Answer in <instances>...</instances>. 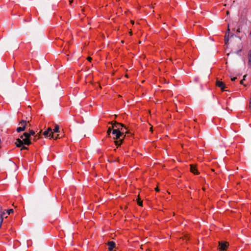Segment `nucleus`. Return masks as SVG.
Returning a JSON list of instances; mask_svg holds the SVG:
<instances>
[{
    "mask_svg": "<svg viewBox=\"0 0 251 251\" xmlns=\"http://www.w3.org/2000/svg\"><path fill=\"white\" fill-rule=\"evenodd\" d=\"M246 77V75L244 76V78L240 81V84H243V81L245 80V77Z\"/></svg>",
    "mask_w": 251,
    "mask_h": 251,
    "instance_id": "a211bd4d",
    "label": "nucleus"
},
{
    "mask_svg": "<svg viewBox=\"0 0 251 251\" xmlns=\"http://www.w3.org/2000/svg\"><path fill=\"white\" fill-rule=\"evenodd\" d=\"M130 33V35L131 36L132 35V32H129Z\"/></svg>",
    "mask_w": 251,
    "mask_h": 251,
    "instance_id": "bb28decb",
    "label": "nucleus"
},
{
    "mask_svg": "<svg viewBox=\"0 0 251 251\" xmlns=\"http://www.w3.org/2000/svg\"><path fill=\"white\" fill-rule=\"evenodd\" d=\"M216 85L220 87L223 91H225V89L226 88V84L220 80H217Z\"/></svg>",
    "mask_w": 251,
    "mask_h": 251,
    "instance_id": "0eeeda50",
    "label": "nucleus"
},
{
    "mask_svg": "<svg viewBox=\"0 0 251 251\" xmlns=\"http://www.w3.org/2000/svg\"><path fill=\"white\" fill-rule=\"evenodd\" d=\"M137 203L139 206H142V201L139 199L137 200Z\"/></svg>",
    "mask_w": 251,
    "mask_h": 251,
    "instance_id": "dca6fc26",
    "label": "nucleus"
},
{
    "mask_svg": "<svg viewBox=\"0 0 251 251\" xmlns=\"http://www.w3.org/2000/svg\"><path fill=\"white\" fill-rule=\"evenodd\" d=\"M242 50L241 49H240V50H239L238 51H237V53H239V52H241Z\"/></svg>",
    "mask_w": 251,
    "mask_h": 251,
    "instance_id": "a878e982",
    "label": "nucleus"
},
{
    "mask_svg": "<svg viewBox=\"0 0 251 251\" xmlns=\"http://www.w3.org/2000/svg\"><path fill=\"white\" fill-rule=\"evenodd\" d=\"M204 29V28L203 27H202L201 26H200V29Z\"/></svg>",
    "mask_w": 251,
    "mask_h": 251,
    "instance_id": "b1692460",
    "label": "nucleus"
},
{
    "mask_svg": "<svg viewBox=\"0 0 251 251\" xmlns=\"http://www.w3.org/2000/svg\"><path fill=\"white\" fill-rule=\"evenodd\" d=\"M249 38L251 40V32H250V34L249 35Z\"/></svg>",
    "mask_w": 251,
    "mask_h": 251,
    "instance_id": "412c9836",
    "label": "nucleus"
},
{
    "mask_svg": "<svg viewBox=\"0 0 251 251\" xmlns=\"http://www.w3.org/2000/svg\"><path fill=\"white\" fill-rule=\"evenodd\" d=\"M248 66L251 68V50H249L248 53Z\"/></svg>",
    "mask_w": 251,
    "mask_h": 251,
    "instance_id": "9b49d317",
    "label": "nucleus"
},
{
    "mask_svg": "<svg viewBox=\"0 0 251 251\" xmlns=\"http://www.w3.org/2000/svg\"><path fill=\"white\" fill-rule=\"evenodd\" d=\"M190 170L192 173L195 175H198L199 174L198 171L197 170L196 166L193 165H191L190 166Z\"/></svg>",
    "mask_w": 251,
    "mask_h": 251,
    "instance_id": "9d476101",
    "label": "nucleus"
},
{
    "mask_svg": "<svg viewBox=\"0 0 251 251\" xmlns=\"http://www.w3.org/2000/svg\"><path fill=\"white\" fill-rule=\"evenodd\" d=\"M13 212H14V210L13 209H10L7 211V213L8 215H10L11 213H13Z\"/></svg>",
    "mask_w": 251,
    "mask_h": 251,
    "instance_id": "2eb2a0df",
    "label": "nucleus"
},
{
    "mask_svg": "<svg viewBox=\"0 0 251 251\" xmlns=\"http://www.w3.org/2000/svg\"><path fill=\"white\" fill-rule=\"evenodd\" d=\"M156 191H158V189L156 188Z\"/></svg>",
    "mask_w": 251,
    "mask_h": 251,
    "instance_id": "c756f323",
    "label": "nucleus"
},
{
    "mask_svg": "<svg viewBox=\"0 0 251 251\" xmlns=\"http://www.w3.org/2000/svg\"><path fill=\"white\" fill-rule=\"evenodd\" d=\"M113 129H113V128H112V126H109L108 127V130L107 131V134L108 136V137L110 136V133L111 132V131L112 130L113 131Z\"/></svg>",
    "mask_w": 251,
    "mask_h": 251,
    "instance_id": "f8f14e48",
    "label": "nucleus"
},
{
    "mask_svg": "<svg viewBox=\"0 0 251 251\" xmlns=\"http://www.w3.org/2000/svg\"><path fill=\"white\" fill-rule=\"evenodd\" d=\"M59 126L58 125H55L54 128L53 129V132L57 133L59 132Z\"/></svg>",
    "mask_w": 251,
    "mask_h": 251,
    "instance_id": "ddd939ff",
    "label": "nucleus"
},
{
    "mask_svg": "<svg viewBox=\"0 0 251 251\" xmlns=\"http://www.w3.org/2000/svg\"><path fill=\"white\" fill-rule=\"evenodd\" d=\"M1 208H2V206L1 205H0V210H1Z\"/></svg>",
    "mask_w": 251,
    "mask_h": 251,
    "instance_id": "cd10ccee",
    "label": "nucleus"
},
{
    "mask_svg": "<svg viewBox=\"0 0 251 251\" xmlns=\"http://www.w3.org/2000/svg\"><path fill=\"white\" fill-rule=\"evenodd\" d=\"M87 59H88V60L89 61H90V62L92 59V58H91V57H88V58H87Z\"/></svg>",
    "mask_w": 251,
    "mask_h": 251,
    "instance_id": "4be33fe9",
    "label": "nucleus"
},
{
    "mask_svg": "<svg viewBox=\"0 0 251 251\" xmlns=\"http://www.w3.org/2000/svg\"><path fill=\"white\" fill-rule=\"evenodd\" d=\"M237 37L236 36L234 35L233 32H226V35L225 36V45L227 46L228 44V41L230 40L232 41V39L234 38Z\"/></svg>",
    "mask_w": 251,
    "mask_h": 251,
    "instance_id": "7ed1b4c3",
    "label": "nucleus"
},
{
    "mask_svg": "<svg viewBox=\"0 0 251 251\" xmlns=\"http://www.w3.org/2000/svg\"><path fill=\"white\" fill-rule=\"evenodd\" d=\"M29 133L30 134V137H31V136H34L35 134V132L32 130H29Z\"/></svg>",
    "mask_w": 251,
    "mask_h": 251,
    "instance_id": "4468645a",
    "label": "nucleus"
},
{
    "mask_svg": "<svg viewBox=\"0 0 251 251\" xmlns=\"http://www.w3.org/2000/svg\"><path fill=\"white\" fill-rule=\"evenodd\" d=\"M43 135L45 137H50L52 138H55V139L57 138L58 137V135H57V136L56 137H54L53 132L49 133V131H47V130L43 132Z\"/></svg>",
    "mask_w": 251,
    "mask_h": 251,
    "instance_id": "6e6552de",
    "label": "nucleus"
},
{
    "mask_svg": "<svg viewBox=\"0 0 251 251\" xmlns=\"http://www.w3.org/2000/svg\"><path fill=\"white\" fill-rule=\"evenodd\" d=\"M21 138L23 139L22 140L20 139H17L15 142L16 146L19 148L21 147L22 150H28V148L24 146V144L29 146L31 144V140L32 138L30 137V134L28 132H25L21 136Z\"/></svg>",
    "mask_w": 251,
    "mask_h": 251,
    "instance_id": "f03ea898",
    "label": "nucleus"
},
{
    "mask_svg": "<svg viewBox=\"0 0 251 251\" xmlns=\"http://www.w3.org/2000/svg\"><path fill=\"white\" fill-rule=\"evenodd\" d=\"M112 125L113 129L112 134L115 135L114 139L119 140H116L114 141L115 145L118 147L122 144L123 140L125 137L124 133H126V127L122 124L119 123L117 122L111 123Z\"/></svg>",
    "mask_w": 251,
    "mask_h": 251,
    "instance_id": "f257e3e1",
    "label": "nucleus"
},
{
    "mask_svg": "<svg viewBox=\"0 0 251 251\" xmlns=\"http://www.w3.org/2000/svg\"><path fill=\"white\" fill-rule=\"evenodd\" d=\"M220 251H226L229 244L228 242L225 241H221L219 242Z\"/></svg>",
    "mask_w": 251,
    "mask_h": 251,
    "instance_id": "39448f33",
    "label": "nucleus"
},
{
    "mask_svg": "<svg viewBox=\"0 0 251 251\" xmlns=\"http://www.w3.org/2000/svg\"><path fill=\"white\" fill-rule=\"evenodd\" d=\"M47 131H49V133L52 132V129H51V128H50V127H49V128H48V129H47Z\"/></svg>",
    "mask_w": 251,
    "mask_h": 251,
    "instance_id": "f3484780",
    "label": "nucleus"
},
{
    "mask_svg": "<svg viewBox=\"0 0 251 251\" xmlns=\"http://www.w3.org/2000/svg\"><path fill=\"white\" fill-rule=\"evenodd\" d=\"M131 23H132V24H134V22H133V21H131Z\"/></svg>",
    "mask_w": 251,
    "mask_h": 251,
    "instance_id": "c85d7f7f",
    "label": "nucleus"
},
{
    "mask_svg": "<svg viewBox=\"0 0 251 251\" xmlns=\"http://www.w3.org/2000/svg\"><path fill=\"white\" fill-rule=\"evenodd\" d=\"M73 1V0H69L70 3H72Z\"/></svg>",
    "mask_w": 251,
    "mask_h": 251,
    "instance_id": "5701e85b",
    "label": "nucleus"
},
{
    "mask_svg": "<svg viewBox=\"0 0 251 251\" xmlns=\"http://www.w3.org/2000/svg\"><path fill=\"white\" fill-rule=\"evenodd\" d=\"M20 124L21 125V126L17 127L16 130L18 132H20L21 131H24L25 129L26 122L25 120H22L20 123Z\"/></svg>",
    "mask_w": 251,
    "mask_h": 251,
    "instance_id": "423d86ee",
    "label": "nucleus"
},
{
    "mask_svg": "<svg viewBox=\"0 0 251 251\" xmlns=\"http://www.w3.org/2000/svg\"><path fill=\"white\" fill-rule=\"evenodd\" d=\"M107 245L108 246V250L112 251L115 248L116 244L113 241H109L107 243Z\"/></svg>",
    "mask_w": 251,
    "mask_h": 251,
    "instance_id": "1a4fd4ad",
    "label": "nucleus"
},
{
    "mask_svg": "<svg viewBox=\"0 0 251 251\" xmlns=\"http://www.w3.org/2000/svg\"><path fill=\"white\" fill-rule=\"evenodd\" d=\"M37 135L34 136V138H33L34 141H36L37 139H38V138H37Z\"/></svg>",
    "mask_w": 251,
    "mask_h": 251,
    "instance_id": "6ab92c4d",
    "label": "nucleus"
},
{
    "mask_svg": "<svg viewBox=\"0 0 251 251\" xmlns=\"http://www.w3.org/2000/svg\"><path fill=\"white\" fill-rule=\"evenodd\" d=\"M238 25V23L236 22H232V24H228L227 25V31H230V29H231L233 31H240V28H238L237 29L236 28L237 25Z\"/></svg>",
    "mask_w": 251,
    "mask_h": 251,
    "instance_id": "20e7f679",
    "label": "nucleus"
},
{
    "mask_svg": "<svg viewBox=\"0 0 251 251\" xmlns=\"http://www.w3.org/2000/svg\"><path fill=\"white\" fill-rule=\"evenodd\" d=\"M236 79H237V77H234L231 78V80H232V81H235Z\"/></svg>",
    "mask_w": 251,
    "mask_h": 251,
    "instance_id": "aec40b11",
    "label": "nucleus"
},
{
    "mask_svg": "<svg viewBox=\"0 0 251 251\" xmlns=\"http://www.w3.org/2000/svg\"><path fill=\"white\" fill-rule=\"evenodd\" d=\"M229 14V11L227 10V11H226V14H227V15H228Z\"/></svg>",
    "mask_w": 251,
    "mask_h": 251,
    "instance_id": "393cba45",
    "label": "nucleus"
}]
</instances>
